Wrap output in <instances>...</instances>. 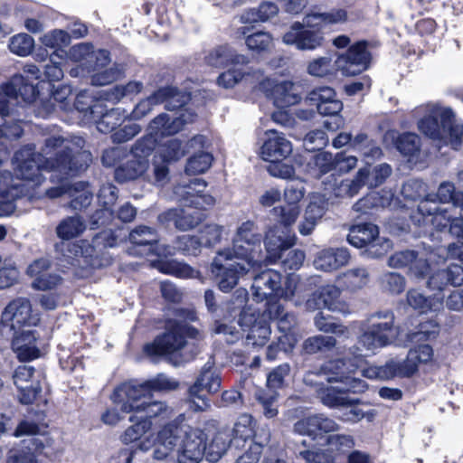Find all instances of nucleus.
I'll return each instance as SVG.
<instances>
[{"instance_id": "31", "label": "nucleus", "mask_w": 463, "mask_h": 463, "mask_svg": "<svg viewBox=\"0 0 463 463\" xmlns=\"http://www.w3.org/2000/svg\"><path fill=\"white\" fill-rule=\"evenodd\" d=\"M13 337V350L21 361L33 360L40 356L34 331H23L20 335L16 334Z\"/></svg>"}, {"instance_id": "12", "label": "nucleus", "mask_w": 463, "mask_h": 463, "mask_svg": "<svg viewBox=\"0 0 463 463\" xmlns=\"http://www.w3.org/2000/svg\"><path fill=\"white\" fill-rule=\"evenodd\" d=\"M154 143L155 141L149 138L138 140L135 144L127 162L115 170V178L118 182L124 183L139 177L146 179V173L148 170L147 157L154 149Z\"/></svg>"}, {"instance_id": "59", "label": "nucleus", "mask_w": 463, "mask_h": 463, "mask_svg": "<svg viewBox=\"0 0 463 463\" xmlns=\"http://www.w3.org/2000/svg\"><path fill=\"white\" fill-rule=\"evenodd\" d=\"M247 47L254 52H268L273 47V38L267 32H256L245 38Z\"/></svg>"}, {"instance_id": "10", "label": "nucleus", "mask_w": 463, "mask_h": 463, "mask_svg": "<svg viewBox=\"0 0 463 463\" xmlns=\"http://www.w3.org/2000/svg\"><path fill=\"white\" fill-rule=\"evenodd\" d=\"M182 427L166 424L160 430L156 438L147 436L140 440L137 449L141 451L153 450V458L165 463H177L178 446L181 442Z\"/></svg>"}, {"instance_id": "4", "label": "nucleus", "mask_w": 463, "mask_h": 463, "mask_svg": "<svg viewBox=\"0 0 463 463\" xmlns=\"http://www.w3.org/2000/svg\"><path fill=\"white\" fill-rule=\"evenodd\" d=\"M413 116L419 118L418 128L425 136L443 144L457 147L458 137L462 134V124L455 118L450 108L438 104L420 105L413 110Z\"/></svg>"}, {"instance_id": "8", "label": "nucleus", "mask_w": 463, "mask_h": 463, "mask_svg": "<svg viewBox=\"0 0 463 463\" xmlns=\"http://www.w3.org/2000/svg\"><path fill=\"white\" fill-rule=\"evenodd\" d=\"M200 332L185 323L168 321L165 332L156 337L154 343L145 346L146 353L150 356H169L174 365H179L186 359L180 354L186 345V337L197 338Z\"/></svg>"}, {"instance_id": "18", "label": "nucleus", "mask_w": 463, "mask_h": 463, "mask_svg": "<svg viewBox=\"0 0 463 463\" xmlns=\"http://www.w3.org/2000/svg\"><path fill=\"white\" fill-rule=\"evenodd\" d=\"M371 54L365 42H359L349 47L346 52L336 58V68L344 76H354L367 70Z\"/></svg>"}, {"instance_id": "54", "label": "nucleus", "mask_w": 463, "mask_h": 463, "mask_svg": "<svg viewBox=\"0 0 463 463\" xmlns=\"http://www.w3.org/2000/svg\"><path fill=\"white\" fill-rule=\"evenodd\" d=\"M74 106L77 110L84 113L85 117L99 115L104 110V103L101 100H93L87 91L80 92L76 99Z\"/></svg>"}, {"instance_id": "26", "label": "nucleus", "mask_w": 463, "mask_h": 463, "mask_svg": "<svg viewBox=\"0 0 463 463\" xmlns=\"http://www.w3.org/2000/svg\"><path fill=\"white\" fill-rule=\"evenodd\" d=\"M388 265L393 269L409 267L410 271L417 278L425 276L430 269L425 253L411 250L395 252L389 258Z\"/></svg>"}, {"instance_id": "6", "label": "nucleus", "mask_w": 463, "mask_h": 463, "mask_svg": "<svg viewBox=\"0 0 463 463\" xmlns=\"http://www.w3.org/2000/svg\"><path fill=\"white\" fill-rule=\"evenodd\" d=\"M346 13L344 10L324 14L307 15L303 23H294L282 36L286 45L295 46L299 51H314L323 45L324 36L319 30L310 29L326 24H336L345 21Z\"/></svg>"}, {"instance_id": "42", "label": "nucleus", "mask_w": 463, "mask_h": 463, "mask_svg": "<svg viewBox=\"0 0 463 463\" xmlns=\"http://www.w3.org/2000/svg\"><path fill=\"white\" fill-rule=\"evenodd\" d=\"M168 165L169 162L156 153L153 156L151 169L148 167L145 180L155 185L164 186L170 180Z\"/></svg>"}, {"instance_id": "20", "label": "nucleus", "mask_w": 463, "mask_h": 463, "mask_svg": "<svg viewBox=\"0 0 463 463\" xmlns=\"http://www.w3.org/2000/svg\"><path fill=\"white\" fill-rule=\"evenodd\" d=\"M178 382L165 374H158L156 377L148 380L143 384L135 385L129 383H123L116 388V398L130 397L132 400L138 397L150 395L151 392H165L175 390Z\"/></svg>"}, {"instance_id": "48", "label": "nucleus", "mask_w": 463, "mask_h": 463, "mask_svg": "<svg viewBox=\"0 0 463 463\" xmlns=\"http://www.w3.org/2000/svg\"><path fill=\"white\" fill-rule=\"evenodd\" d=\"M279 13V7L271 2H263L257 8L246 11L241 19L245 23L266 22Z\"/></svg>"}, {"instance_id": "44", "label": "nucleus", "mask_w": 463, "mask_h": 463, "mask_svg": "<svg viewBox=\"0 0 463 463\" xmlns=\"http://www.w3.org/2000/svg\"><path fill=\"white\" fill-rule=\"evenodd\" d=\"M129 417V421L132 425L129 426L122 434L121 440L125 444H129L138 440L145 433H146L152 426V422L144 416L138 413L132 412Z\"/></svg>"}, {"instance_id": "36", "label": "nucleus", "mask_w": 463, "mask_h": 463, "mask_svg": "<svg viewBox=\"0 0 463 463\" xmlns=\"http://www.w3.org/2000/svg\"><path fill=\"white\" fill-rule=\"evenodd\" d=\"M245 77H249L250 84L256 85L258 80L262 78V71L260 70H254L246 72L241 69H229L218 77L217 83L221 87L231 89L241 82Z\"/></svg>"}, {"instance_id": "47", "label": "nucleus", "mask_w": 463, "mask_h": 463, "mask_svg": "<svg viewBox=\"0 0 463 463\" xmlns=\"http://www.w3.org/2000/svg\"><path fill=\"white\" fill-rule=\"evenodd\" d=\"M436 196L440 203H452L450 209H459V218H463V193L456 192L455 186L449 182L439 184Z\"/></svg>"}, {"instance_id": "37", "label": "nucleus", "mask_w": 463, "mask_h": 463, "mask_svg": "<svg viewBox=\"0 0 463 463\" xmlns=\"http://www.w3.org/2000/svg\"><path fill=\"white\" fill-rule=\"evenodd\" d=\"M126 118L127 115L123 110L119 109L107 110L104 105L103 112L99 115H93L90 119L96 123L99 132L109 133L115 131L116 128L120 126Z\"/></svg>"}, {"instance_id": "11", "label": "nucleus", "mask_w": 463, "mask_h": 463, "mask_svg": "<svg viewBox=\"0 0 463 463\" xmlns=\"http://www.w3.org/2000/svg\"><path fill=\"white\" fill-rule=\"evenodd\" d=\"M40 318L33 314L32 305L26 298H16L4 308L0 330L5 336H14L24 326H36Z\"/></svg>"}, {"instance_id": "57", "label": "nucleus", "mask_w": 463, "mask_h": 463, "mask_svg": "<svg viewBox=\"0 0 463 463\" xmlns=\"http://www.w3.org/2000/svg\"><path fill=\"white\" fill-rule=\"evenodd\" d=\"M40 41L46 48L54 49V53L58 54V51L70 44L71 35L66 31L55 29L43 34Z\"/></svg>"}, {"instance_id": "56", "label": "nucleus", "mask_w": 463, "mask_h": 463, "mask_svg": "<svg viewBox=\"0 0 463 463\" xmlns=\"http://www.w3.org/2000/svg\"><path fill=\"white\" fill-rule=\"evenodd\" d=\"M335 338L329 335H314L303 342L302 348L306 354H313L318 352L328 351L335 345Z\"/></svg>"}, {"instance_id": "34", "label": "nucleus", "mask_w": 463, "mask_h": 463, "mask_svg": "<svg viewBox=\"0 0 463 463\" xmlns=\"http://www.w3.org/2000/svg\"><path fill=\"white\" fill-rule=\"evenodd\" d=\"M378 235L379 231L376 225L370 222L359 223L350 228L347 241L356 248H368Z\"/></svg>"}, {"instance_id": "45", "label": "nucleus", "mask_w": 463, "mask_h": 463, "mask_svg": "<svg viewBox=\"0 0 463 463\" xmlns=\"http://www.w3.org/2000/svg\"><path fill=\"white\" fill-rule=\"evenodd\" d=\"M68 194L71 198L70 207L76 211L88 207L93 198L92 192L90 190L88 184L84 182H77L71 184L68 189Z\"/></svg>"}, {"instance_id": "17", "label": "nucleus", "mask_w": 463, "mask_h": 463, "mask_svg": "<svg viewBox=\"0 0 463 463\" xmlns=\"http://www.w3.org/2000/svg\"><path fill=\"white\" fill-rule=\"evenodd\" d=\"M182 432L177 463H199L205 456L208 435L200 429L189 426L182 427Z\"/></svg>"}, {"instance_id": "28", "label": "nucleus", "mask_w": 463, "mask_h": 463, "mask_svg": "<svg viewBox=\"0 0 463 463\" xmlns=\"http://www.w3.org/2000/svg\"><path fill=\"white\" fill-rule=\"evenodd\" d=\"M33 367L20 365L13 375L14 383L20 391L19 400L22 403H32L42 390L39 381L33 379Z\"/></svg>"}, {"instance_id": "50", "label": "nucleus", "mask_w": 463, "mask_h": 463, "mask_svg": "<svg viewBox=\"0 0 463 463\" xmlns=\"http://www.w3.org/2000/svg\"><path fill=\"white\" fill-rule=\"evenodd\" d=\"M129 241L137 246H148L149 250L158 242L159 236L154 228L140 225L129 233Z\"/></svg>"}, {"instance_id": "33", "label": "nucleus", "mask_w": 463, "mask_h": 463, "mask_svg": "<svg viewBox=\"0 0 463 463\" xmlns=\"http://www.w3.org/2000/svg\"><path fill=\"white\" fill-rule=\"evenodd\" d=\"M261 429L254 431L252 417L247 413L240 415L231 432L232 446L235 449L243 448L249 441L254 440L255 434Z\"/></svg>"}, {"instance_id": "14", "label": "nucleus", "mask_w": 463, "mask_h": 463, "mask_svg": "<svg viewBox=\"0 0 463 463\" xmlns=\"http://www.w3.org/2000/svg\"><path fill=\"white\" fill-rule=\"evenodd\" d=\"M14 435L31 437L24 441L27 443V450L12 451L8 463H37L35 453L43 450L48 443V439L41 434L40 426L31 420H24L17 426Z\"/></svg>"}, {"instance_id": "61", "label": "nucleus", "mask_w": 463, "mask_h": 463, "mask_svg": "<svg viewBox=\"0 0 463 463\" xmlns=\"http://www.w3.org/2000/svg\"><path fill=\"white\" fill-rule=\"evenodd\" d=\"M396 148L404 156H414L420 151V139L414 133H403L396 137Z\"/></svg>"}, {"instance_id": "63", "label": "nucleus", "mask_w": 463, "mask_h": 463, "mask_svg": "<svg viewBox=\"0 0 463 463\" xmlns=\"http://www.w3.org/2000/svg\"><path fill=\"white\" fill-rule=\"evenodd\" d=\"M212 162L213 156L208 152L202 151L189 158L185 172L188 175L203 174L210 168Z\"/></svg>"}, {"instance_id": "62", "label": "nucleus", "mask_w": 463, "mask_h": 463, "mask_svg": "<svg viewBox=\"0 0 463 463\" xmlns=\"http://www.w3.org/2000/svg\"><path fill=\"white\" fill-rule=\"evenodd\" d=\"M120 76L121 69L118 64L113 63L103 70L91 72V83L96 86H104L114 82Z\"/></svg>"}, {"instance_id": "29", "label": "nucleus", "mask_w": 463, "mask_h": 463, "mask_svg": "<svg viewBox=\"0 0 463 463\" xmlns=\"http://www.w3.org/2000/svg\"><path fill=\"white\" fill-rule=\"evenodd\" d=\"M24 189L20 182H14L11 173H0V217L14 210L13 202L22 196Z\"/></svg>"}, {"instance_id": "2", "label": "nucleus", "mask_w": 463, "mask_h": 463, "mask_svg": "<svg viewBox=\"0 0 463 463\" xmlns=\"http://www.w3.org/2000/svg\"><path fill=\"white\" fill-rule=\"evenodd\" d=\"M262 236L251 221L242 222L235 232L232 247L216 253L211 265L222 291H231L241 278L260 268L262 262Z\"/></svg>"}, {"instance_id": "7", "label": "nucleus", "mask_w": 463, "mask_h": 463, "mask_svg": "<svg viewBox=\"0 0 463 463\" xmlns=\"http://www.w3.org/2000/svg\"><path fill=\"white\" fill-rule=\"evenodd\" d=\"M399 335V326H395V317L392 311H377L362 324L361 334L357 338L359 347L357 353L367 352L365 357L374 354L383 347L392 345Z\"/></svg>"}, {"instance_id": "15", "label": "nucleus", "mask_w": 463, "mask_h": 463, "mask_svg": "<svg viewBox=\"0 0 463 463\" xmlns=\"http://www.w3.org/2000/svg\"><path fill=\"white\" fill-rule=\"evenodd\" d=\"M358 351V346H352L344 358L326 362L319 369V375L328 383H341L346 374L354 373L365 363V355Z\"/></svg>"}, {"instance_id": "51", "label": "nucleus", "mask_w": 463, "mask_h": 463, "mask_svg": "<svg viewBox=\"0 0 463 463\" xmlns=\"http://www.w3.org/2000/svg\"><path fill=\"white\" fill-rule=\"evenodd\" d=\"M391 197L392 195L388 193H386L385 195H383L377 192L370 193L366 196L357 201L354 204L353 209L355 212L365 213L372 208H383L390 205Z\"/></svg>"}, {"instance_id": "38", "label": "nucleus", "mask_w": 463, "mask_h": 463, "mask_svg": "<svg viewBox=\"0 0 463 463\" xmlns=\"http://www.w3.org/2000/svg\"><path fill=\"white\" fill-rule=\"evenodd\" d=\"M270 432L268 428H262L254 436L247 450L239 457L236 463H258L263 448L269 442Z\"/></svg>"}, {"instance_id": "30", "label": "nucleus", "mask_w": 463, "mask_h": 463, "mask_svg": "<svg viewBox=\"0 0 463 463\" xmlns=\"http://www.w3.org/2000/svg\"><path fill=\"white\" fill-rule=\"evenodd\" d=\"M350 254L345 248L326 249L319 251L314 260L317 269L331 271L348 263Z\"/></svg>"}, {"instance_id": "49", "label": "nucleus", "mask_w": 463, "mask_h": 463, "mask_svg": "<svg viewBox=\"0 0 463 463\" xmlns=\"http://www.w3.org/2000/svg\"><path fill=\"white\" fill-rule=\"evenodd\" d=\"M307 71L311 76L324 78L335 76L339 70L336 68V60L333 62L330 57L325 56L309 61Z\"/></svg>"}, {"instance_id": "19", "label": "nucleus", "mask_w": 463, "mask_h": 463, "mask_svg": "<svg viewBox=\"0 0 463 463\" xmlns=\"http://www.w3.org/2000/svg\"><path fill=\"white\" fill-rule=\"evenodd\" d=\"M221 387V379L213 364L207 362L202 368L195 383L189 388V396L195 403L199 400L201 403H196V410L203 411L209 406L203 392L208 393L216 392Z\"/></svg>"}, {"instance_id": "53", "label": "nucleus", "mask_w": 463, "mask_h": 463, "mask_svg": "<svg viewBox=\"0 0 463 463\" xmlns=\"http://www.w3.org/2000/svg\"><path fill=\"white\" fill-rule=\"evenodd\" d=\"M157 269L163 273L181 279H193L199 275V272L189 265L175 260L159 262Z\"/></svg>"}, {"instance_id": "3", "label": "nucleus", "mask_w": 463, "mask_h": 463, "mask_svg": "<svg viewBox=\"0 0 463 463\" xmlns=\"http://www.w3.org/2000/svg\"><path fill=\"white\" fill-rule=\"evenodd\" d=\"M206 183L196 178L188 184H179L174 193L184 206L169 209L158 215V222L164 225L173 223L182 232L196 228L203 220L204 214L199 210H207L215 203V199L205 192Z\"/></svg>"}, {"instance_id": "13", "label": "nucleus", "mask_w": 463, "mask_h": 463, "mask_svg": "<svg viewBox=\"0 0 463 463\" xmlns=\"http://www.w3.org/2000/svg\"><path fill=\"white\" fill-rule=\"evenodd\" d=\"M418 211L422 216L431 217L430 222L438 230L443 231L449 227V233L463 246V218L453 217L449 208L438 206L430 195L420 202Z\"/></svg>"}, {"instance_id": "5", "label": "nucleus", "mask_w": 463, "mask_h": 463, "mask_svg": "<svg viewBox=\"0 0 463 463\" xmlns=\"http://www.w3.org/2000/svg\"><path fill=\"white\" fill-rule=\"evenodd\" d=\"M439 334V326L433 321L421 323L419 329L407 335L408 342L418 344L411 348L406 358L402 361L391 360L387 362V368L392 375L398 377H411L421 364H426L433 359V349L429 344L422 342L436 338Z\"/></svg>"}, {"instance_id": "40", "label": "nucleus", "mask_w": 463, "mask_h": 463, "mask_svg": "<svg viewBox=\"0 0 463 463\" xmlns=\"http://www.w3.org/2000/svg\"><path fill=\"white\" fill-rule=\"evenodd\" d=\"M317 396L322 403L330 408H340L352 405L354 400L346 396L344 388L337 389L332 386H325L317 389Z\"/></svg>"}, {"instance_id": "9", "label": "nucleus", "mask_w": 463, "mask_h": 463, "mask_svg": "<svg viewBox=\"0 0 463 463\" xmlns=\"http://www.w3.org/2000/svg\"><path fill=\"white\" fill-rule=\"evenodd\" d=\"M298 279L288 277L284 287L282 275L274 269H265L254 277L251 286L252 298L257 302L268 300L275 297L278 298L291 299L297 289Z\"/></svg>"}, {"instance_id": "27", "label": "nucleus", "mask_w": 463, "mask_h": 463, "mask_svg": "<svg viewBox=\"0 0 463 463\" xmlns=\"http://www.w3.org/2000/svg\"><path fill=\"white\" fill-rule=\"evenodd\" d=\"M367 174L364 170H359L354 179H341L339 182L335 174L325 177L322 181L325 191L335 197H353L364 186V177Z\"/></svg>"}, {"instance_id": "25", "label": "nucleus", "mask_w": 463, "mask_h": 463, "mask_svg": "<svg viewBox=\"0 0 463 463\" xmlns=\"http://www.w3.org/2000/svg\"><path fill=\"white\" fill-rule=\"evenodd\" d=\"M239 325L241 327L249 328L246 336L248 345L263 346L268 342L271 330L265 319L257 318L254 313L243 310L240 315Z\"/></svg>"}, {"instance_id": "52", "label": "nucleus", "mask_w": 463, "mask_h": 463, "mask_svg": "<svg viewBox=\"0 0 463 463\" xmlns=\"http://www.w3.org/2000/svg\"><path fill=\"white\" fill-rule=\"evenodd\" d=\"M85 230L84 222L79 216L64 219L56 228L57 236L62 240L73 239Z\"/></svg>"}, {"instance_id": "46", "label": "nucleus", "mask_w": 463, "mask_h": 463, "mask_svg": "<svg viewBox=\"0 0 463 463\" xmlns=\"http://www.w3.org/2000/svg\"><path fill=\"white\" fill-rule=\"evenodd\" d=\"M173 90L167 89H159L148 98L141 100L132 111V118L140 119L152 111L153 108L163 103L167 97H173Z\"/></svg>"}, {"instance_id": "55", "label": "nucleus", "mask_w": 463, "mask_h": 463, "mask_svg": "<svg viewBox=\"0 0 463 463\" xmlns=\"http://www.w3.org/2000/svg\"><path fill=\"white\" fill-rule=\"evenodd\" d=\"M381 289L391 295H399L404 291L406 279L396 272H386L380 278Z\"/></svg>"}, {"instance_id": "23", "label": "nucleus", "mask_w": 463, "mask_h": 463, "mask_svg": "<svg viewBox=\"0 0 463 463\" xmlns=\"http://www.w3.org/2000/svg\"><path fill=\"white\" fill-rule=\"evenodd\" d=\"M264 242L268 258L275 262L296 243V236L280 225H274L267 231Z\"/></svg>"}, {"instance_id": "21", "label": "nucleus", "mask_w": 463, "mask_h": 463, "mask_svg": "<svg viewBox=\"0 0 463 463\" xmlns=\"http://www.w3.org/2000/svg\"><path fill=\"white\" fill-rule=\"evenodd\" d=\"M260 90L270 96L276 107L287 108L299 102L300 97L294 90V84L291 81L283 80L276 82L270 78L264 77L258 80Z\"/></svg>"}, {"instance_id": "22", "label": "nucleus", "mask_w": 463, "mask_h": 463, "mask_svg": "<svg viewBox=\"0 0 463 463\" xmlns=\"http://www.w3.org/2000/svg\"><path fill=\"white\" fill-rule=\"evenodd\" d=\"M308 311L326 308L332 312L346 313L348 307L341 299L340 289L334 285H326L319 288L306 302Z\"/></svg>"}, {"instance_id": "43", "label": "nucleus", "mask_w": 463, "mask_h": 463, "mask_svg": "<svg viewBox=\"0 0 463 463\" xmlns=\"http://www.w3.org/2000/svg\"><path fill=\"white\" fill-rule=\"evenodd\" d=\"M407 303L413 309L424 313L427 311H439L443 306V298H426L422 293L416 289H411L407 292Z\"/></svg>"}, {"instance_id": "32", "label": "nucleus", "mask_w": 463, "mask_h": 463, "mask_svg": "<svg viewBox=\"0 0 463 463\" xmlns=\"http://www.w3.org/2000/svg\"><path fill=\"white\" fill-rule=\"evenodd\" d=\"M205 62L212 67H223L229 63L232 64H247L249 59L243 54L237 53L228 45L218 46L205 56Z\"/></svg>"}, {"instance_id": "39", "label": "nucleus", "mask_w": 463, "mask_h": 463, "mask_svg": "<svg viewBox=\"0 0 463 463\" xmlns=\"http://www.w3.org/2000/svg\"><path fill=\"white\" fill-rule=\"evenodd\" d=\"M182 129L180 119H172L166 114H160L156 117L148 125L147 131L150 136L164 137L171 136Z\"/></svg>"}, {"instance_id": "16", "label": "nucleus", "mask_w": 463, "mask_h": 463, "mask_svg": "<svg viewBox=\"0 0 463 463\" xmlns=\"http://www.w3.org/2000/svg\"><path fill=\"white\" fill-rule=\"evenodd\" d=\"M149 397L150 395L146 394V397H138L135 400L130 397L116 398L115 390L111 399L122 411L138 413L150 421L152 418L160 417L162 420H166L173 416L172 408L162 402H148Z\"/></svg>"}, {"instance_id": "58", "label": "nucleus", "mask_w": 463, "mask_h": 463, "mask_svg": "<svg viewBox=\"0 0 463 463\" xmlns=\"http://www.w3.org/2000/svg\"><path fill=\"white\" fill-rule=\"evenodd\" d=\"M359 170H364L367 174L364 177V185L369 187H376L382 184L392 174V167L390 165L383 163L375 165L372 171L369 167H363Z\"/></svg>"}, {"instance_id": "41", "label": "nucleus", "mask_w": 463, "mask_h": 463, "mask_svg": "<svg viewBox=\"0 0 463 463\" xmlns=\"http://www.w3.org/2000/svg\"><path fill=\"white\" fill-rule=\"evenodd\" d=\"M277 321L278 328L283 334L279 337V349L287 351L288 348H292L298 341L293 332L297 325V319L293 314L287 313Z\"/></svg>"}, {"instance_id": "24", "label": "nucleus", "mask_w": 463, "mask_h": 463, "mask_svg": "<svg viewBox=\"0 0 463 463\" xmlns=\"http://www.w3.org/2000/svg\"><path fill=\"white\" fill-rule=\"evenodd\" d=\"M292 152V145L283 133L274 129L264 133L260 156L266 161L282 160Z\"/></svg>"}, {"instance_id": "60", "label": "nucleus", "mask_w": 463, "mask_h": 463, "mask_svg": "<svg viewBox=\"0 0 463 463\" xmlns=\"http://www.w3.org/2000/svg\"><path fill=\"white\" fill-rule=\"evenodd\" d=\"M8 47L11 52L24 57L32 52L34 40L26 33H18L11 37Z\"/></svg>"}, {"instance_id": "1", "label": "nucleus", "mask_w": 463, "mask_h": 463, "mask_svg": "<svg viewBox=\"0 0 463 463\" xmlns=\"http://www.w3.org/2000/svg\"><path fill=\"white\" fill-rule=\"evenodd\" d=\"M83 145L81 137L69 139L52 136L45 139L42 153H36L33 146H26L14 154L15 174L17 177L39 185L43 181V170L48 169L53 172L52 181L56 178L61 182L85 171L90 165L91 154L82 150Z\"/></svg>"}, {"instance_id": "35", "label": "nucleus", "mask_w": 463, "mask_h": 463, "mask_svg": "<svg viewBox=\"0 0 463 463\" xmlns=\"http://www.w3.org/2000/svg\"><path fill=\"white\" fill-rule=\"evenodd\" d=\"M232 446L231 431L227 429L218 430L206 444L205 457L209 462H217Z\"/></svg>"}, {"instance_id": "64", "label": "nucleus", "mask_w": 463, "mask_h": 463, "mask_svg": "<svg viewBox=\"0 0 463 463\" xmlns=\"http://www.w3.org/2000/svg\"><path fill=\"white\" fill-rule=\"evenodd\" d=\"M345 285L350 289L364 287L369 281V272L365 268H354L343 274Z\"/></svg>"}]
</instances>
